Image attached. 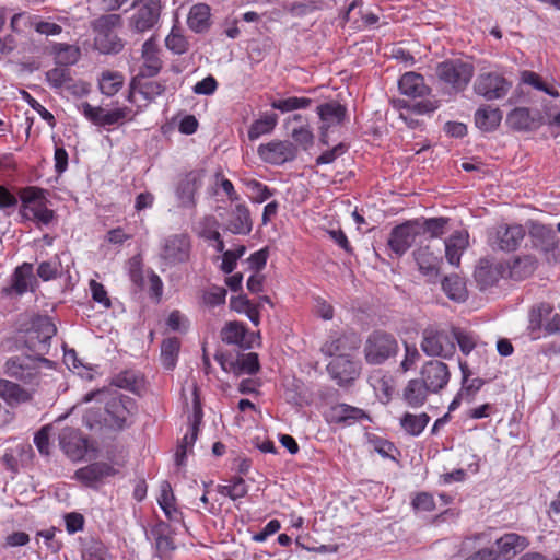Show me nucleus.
<instances>
[{
	"label": "nucleus",
	"instance_id": "f257e3e1",
	"mask_svg": "<svg viewBox=\"0 0 560 560\" xmlns=\"http://www.w3.org/2000/svg\"><path fill=\"white\" fill-rule=\"evenodd\" d=\"M92 400L104 402L105 407L103 411L100 408L85 411L83 422L91 430L107 428L121 431L129 425L128 418L137 411L133 398L106 387L92 390L83 397L84 402Z\"/></svg>",
	"mask_w": 560,
	"mask_h": 560
},
{
	"label": "nucleus",
	"instance_id": "f03ea898",
	"mask_svg": "<svg viewBox=\"0 0 560 560\" xmlns=\"http://www.w3.org/2000/svg\"><path fill=\"white\" fill-rule=\"evenodd\" d=\"M57 328L47 315H35L30 322L23 336L24 346L45 364H50L46 355L50 348V341L56 335Z\"/></svg>",
	"mask_w": 560,
	"mask_h": 560
},
{
	"label": "nucleus",
	"instance_id": "7ed1b4c3",
	"mask_svg": "<svg viewBox=\"0 0 560 560\" xmlns=\"http://www.w3.org/2000/svg\"><path fill=\"white\" fill-rule=\"evenodd\" d=\"M121 26V16L118 14L102 15L92 22L95 33L94 46L102 54H118L124 48L121 38L115 30Z\"/></svg>",
	"mask_w": 560,
	"mask_h": 560
},
{
	"label": "nucleus",
	"instance_id": "20e7f679",
	"mask_svg": "<svg viewBox=\"0 0 560 560\" xmlns=\"http://www.w3.org/2000/svg\"><path fill=\"white\" fill-rule=\"evenodd\" d=\"M399 351L396 337L385 330L372 331L364 343L363 352L366 363L381 365L388 359L394 358Z\"/></svg>",
	"mask_w": 560,
	"mask_h": 560
},
{
	"label": "nucleus",
	"instance_id": "39448f33",
	"mask_svg": "<svg viewBox=\"0 0 560 560\" xmlns=\"http://www.w3.org/2000/svg\"><path fill=\"white\" fill-rule=\"evenodd\" d=\"M421 350L429 357L452 358L456 345L452 337V329L445 330L436 326H429L422 331Z\"/></svg>",
	"mask_w": 560,
	"mask_h": 560
},
{
	"label": "nucleus",
	"instance_id": "423d86ee",
	"mask_svg": "<svg viewBox=\"0 0 560 560\" xmlns=\"http://www.w3.org/2000/svg\"><path fill=\"white\" fill-rule=\"evenodd\" d=\"M436 75L455 91H463L474 75V66L460 59L446 60L436 66Z\"/></svg>",
	"mask_w": 560,
	"mask_h": 560
},
{
	"label": "nucleus",
	"instance_id": "0eeeda50",
	"mask_svg": "<svg viewBox=\"0 0 560 560\" xmlns=\"http://www.w3.org/2000/svg\"><path fill=\"white\" fill-rule=\"evenodd\" d=\"M214 359L218 361L223 371L233 373L235 376L242 374L255 375L260 371L258 354L249 353H232L217 352Z\"/></svg>",
	"mask_w": 560,
	"mask_h": 560
},
{
	"label": "nucleus",
	"instance_id": "6e6552de",
	"mask_svg": "<svg viewBox=\"0 0 560 560\" xmlns=\"http://www.w3.org/2000/svg\"><path fill=\"white\" fill-rule=\"evenodd\" d=\"M512 83L497 72L480 73L475 83L474 91L487 101H494L504 97L510 91Z\"/></svg>",
	"mask_w": 560,
	"mask_h": 560
},
{
	"label": "nucleus",
	"instance_id": "1a4fd4ad",
	"mask_svg": "<svg viewBox=\"0 0 560 560\" xmlns=\"http://www.w3.org/2000/svg\"><path fill=\"white\" fill-rule=\"evenodd\" d=\"M160 0H142L137 4V9L130 18L129 26L137 33H144L152 30L161 16Z\"/></svg>",
	"mask_w": 560,
	"mask_h": 560
},
{
	"label": "nucleus",
	"instance_id": "9d476101",
	"mask_svg": "<svg viewBox=\"0 0 560 560\" xmlns=\"http://www.w3.org/2000/svg\"><path fill=\"white\" fill-rule=\"evenodd\" d=\"M258 154L266 163L282 165L296 158L298 148L288 140H273L258 147Z\"/></svg>",
	"mask_w": 560,
	"mask_h": 560
},
{
	"label": "nucleus",
	"instance_id": "9b49d317",
	"mask_svg": "<svg viewBox=\"0 0 560 560\" xmlns=\"http://www.w3.org/2000/svg\"><path fill=\"white\" fill-rule=\"evenodd\" d=\"M39 363L43 361L37 355L10 358L5 363V373L24 383H32L39 374Z\"/></svg>",
	"mask_w": 560,
	"mask_h": 560
},
{
	"label": "nucleus",
	"instance_id": "f8f14e48",
	"mask_svg": "<svg viewBox=\"0 0 560 560\" xmlns=\"http://www.w3.org/2000/svg\"><path fill=\"white\" fill-rule=\"evenodd\" d=\"M78 109L89 121L100 127L120 124L130 112L128 107L105 110L100 106L94 107L88 102H82L78 105Z\"/></svg>",
	"mask_w": 560,
	"mask_h": 560
},
{
	"label": "nucleus",
	"instance_id": "ddd939ff",
	"mask_svg": "<svg viewBox=\"0 0 560 560\" xmlns=\"http://www.w3.org/2000/svg\"><path fill=\"white\" fill-rule=\"evenodd\" d=\"M417 236H419L418 221H406L392 230L387 244L397 256H402L415 243Z\"/></svg>",
	"mask_w": 560,
	"mask_h": 560
},
{
	"label": "nucleus",
	"instance_id": "4468645a",
	"mask_svg": "<svg viewBox=\"0 0 560 560\" xmlns=\"http://www.w3.org/2000/svg\"><path fill=\"white\" fill-rule=\"evenodd\" d=\"M360 363L347 354H338L327 365V371L338 385L343 386L353 382L360 375Z\"/></svg>",
	"mask_w": 560,
	"mask_h": 560
},
{
	"label": "nucleus",
	"instance_id": "2eb2a0df",
	"mask_svg": "<svg viewBox=\"0 0 560 560\" xmlns=\"http://www.w3.org/2000/svg\"><path fill=\"white\" fill-rule=\"evenodd\" d=\"M203 175L202 170H194L178 180L175 194L180 207L194 208L196 206L195 195L202 185Z\"/></svg>",
	"mask_w": 560,
	"mask_h": 560
},
{
	"label": "nucleus",
	"instance_id": "dca6fc26",
	"mask_svg": "<svg viewBox=\"0 0 560 560\" xmlns=\"http://www.w3.org/2000/svg\"><path fill=\"white\" fill-rule=\"evenodd\" d=\"M506 271L508 268L503 262L485 257L479 259L474 277L479 289L486 290L497 284Z\"/></svg>",
	"mask_w": 560,
	"mask_h": 560
},
{
	"label": "nucleus",
	"instance_id": "f3484780",
	"mask_svg": "<svg viewBox=\"0 0 560 560\" xmlns=\"http://www.w3.org/2000/svg\"><path fill=\"white\" fill-rule=\"evenodd\" d=\"M59 445L71 460H81L88 452V439L79 429L66 427L59 433Z\"/></svg>",
	"mask_w": 560,
	"mask_h": 560
},
{
	"label": "nucleus",
	"instance_id": "a211bd4d",
	"mask_svg": "<svg viewBox=\"0 0 560 560\" xmlns=\"http://www.w3.org/2000/svg\"><path fill=\"white\" fill-rule=\"evenodd\" d=\"M189 252V237L185 234H175L165 240L161 252V258L166 265L174 266L188 260Z\"/></svg>",
	"mask_w": 560,
	"mask_h": 560
},
{
	"label": "nucleus",
	"instance_id": "6ab92c4d",
	"mask_svg": "<svg viewBox=\"0 0 560 560\" xmlns=\"http://www.w3.org/2000/svg\"><path fill=\"white\" fill-rule=\"evenodd\" d=\"M420 381L428 387L431 393H439L450 381L448 366L438 360L427 362L421 369Z\"/></svg>",
	"mask_w": 560,
	"mask_h": 560
},
{
	"label": "nucleus",
	"instance_id": "aec40b11",
	"mask_svg": "<svg viewBox=\"0 0 560 560\" xmlns=\"http://www.w3.org/2000/svg\"><path fill=\"white\" fill-rule=\"evenodd\" d=\"M506 124L516 131H529L546 124L545 116L539 110L532 112L527 107H516L506 116Z\"/></svg>",
	"mask_w": 560,
	"mask_h": 560
},
{
	"label": "nucleus",
	"instance_id": "412c9836",
	"mask_svg": "<svg viewBox=\"0 0 560 560\" xmlns=\"http://www.w3.org/2000/svg\"><path fill=\"white\" fill-rule=\"evenodd\" d=\"M195 399H194V415L192 420L190 423V431L186 433L177 446L176 453H175V462L177 466H183L185 464V458L188 453V450H190L196 442L198 438L199 432V425L202 420V409L199 401V398L197 396V389L195 388Z\"/></svg>",
	"mask_w": 560,
	"mask_h": 560
},
{
	"label": "nucleus",
	"instance_id": "4be33fe9",
	"mask_svg": "<svg viewBox=\"0 0 560 560\" xmlns=\"http://www.w3.org/2000/svg\"><path fill=\"white\" fill-rule=\"evenodd\" d=\"M524 236L525 230L521 224H501L497 228L491 244L501 250L513 252L518 248Z\"/></svg>",
	"mask_w": 560,
	"mask_h": 560
},
{
	"label": "nucleus",
	"instance_id": "5701e85b",
	"mask_svg": "<svg viewBox=\"0 0 560 560\" xmlns=\"http://www.w3.org/2000/svg\"><path fill=\"white\" fill-rule=\"evenodd\" d=\"M259 337V332L247 335L245 325L240 322H229L221 329V339L223 342L236 345L243 350L250 349L253 347V340Z\"/></svg>",
	"mask_w": 560,
	"mask_h": 560
},
{
	"label": "nucleus",
	"instance_id": "b1692460",
	"mask_svg": "<svg viewBox=\"0 0 560 560\" xmlns=\"http://www.w3.org/2000/svg\"><path fill=\"white\" fill-rule=\"evenodd\" d=\"M327 419L331 423L351 425L357 421L368 420L371 421V417L358 407L350 406L348 404H337L329 409Z\"/></svg>",
	"mask_w": 560,
	"mask_h": 560
},
{
	"label": "nucleus",
	"instance_id": "393cba45",
	"mask_svg": "<svg viewBox=\"0 0 560 560\" xmlns=\"http://www.w3.org/2000/svg\"><path fill=\"white\" fill-rule=\"evenodd\" d=\"M116 469L105 463L95 462L75 471V478L84 483L86 487H95L96 483L103 481L104 478L114 476Z\"/></svg>",
	"mask_w": 560,
	"mask_h": 560
},
{
	"label": "nucleus",
	"instance_id": "a878e982",
	"mask_svg": "<svg viewBox=\"0 0 560 560\" xmlns=\"http://www.w3.org/2000/svg\"><path fill=\"white\" fill-rule=\"evenodd\" d=\"M225 228L233 234H249L253 229V221L248 207L244 203H237L231 210Z\"/></svg>",
	"mask_w": 560,
	"mask_h": 560
},
{
	"label": "nucleus",
	"instance_id": "bb28decb",
	"mask_svg": "<svg viewBox=\"0 0 560 560\" xmlns=\"http://www.w3.org/2000/svg\"><path fill=\"white\" fill-rule=\"evenodd\" d=\"M419 270L429 278V281L435 282L440 275V265L442 259L430 252L429 246H420L413 253Z\"/></svg>",
	"mask_w": 560,
	"mask_h": 560
},
{
	"label": "nucleus",
	"instance_id": "cd10ccee",
	"mask_svg": "<svg viewBox=\"0 0 560 560\" xmlns=\"http://www.w3.org/2000/svg\"><path fill=\"white\" fill-rule=\"evenodd\" d=\"M316 110L323 122L320 129L325 130L342 124L347 116V107L336 101L320 104L317 106Z\"/></svg>",
	"mask_w": 560,
	"mask_h": 560
},
{
	"label": "nucleus",
	"instance_id": "c85d7f7f",
	"mask_svg": "<svg viewBox=\"0 0 560 560\" xmlns=\"http://www.w3.org/2000/svg\"><path fill=\"white\" fill-rule=\"evenodd\" d=\"M528 539L515 533H509L495 540L498 553L510 560L528 546Z\"/></svg>",
	"mask_w": 560,
	"mask_h": 560
},
{
	"label": "nucleus",
	"instance_id": "c756f323",
	"mask_svg": "<svg viewBox=\"0 0 560 560\" xmlns=\"http://www.w3.org/2000/svg\"><path fill=\"white\" fill-rule=\"evenodd\" d=\"M401 94L410 97H422L430 92V88L425 85L424 78L416 72H406L398 82Z\"/></svg>",
	"mask_w": 560,
	"mask_h": 560
},
{
	"label": "nucleus",
	"instance_id": "7c9ffc66",
	"mask_svg": "<svg viewBox=\"0 0 560 560\" xmlns=\"http://www.w3.org/2000/svg\"><path fill=\"white\" fill-rule=\"evenodd\" d=\"M468 237L467 232L456 231L445 240V257L451 265L459 266L462 254L469 244Z\"/></svg>",
	"mask_w": 560,
	"mask_h": 560
},
{
	"label": "nucleus",
	"instance_id": "2f4dec72",
	"mask_svg": "<svg viewBox=\"0 0 560 560\" xmlns=\"http://www.w3.org/2000/svg\"><path fill=\"white\" fill-rule=\"evenodd\" d=\"M429 393L431 392L420 378H413L404 388L402 397L409 407L419 408L425 404Z\"/></svg>",
	"mask_w": 560,
	"mask_h": 560
},
{
	"label": "nucleus",
	"instance_id": "473e14b6",
	"mask_svg": "<svg viewBox=\"0 0 560 560\" xmlns=\"http://www.w3.org/2000/svg\"><path fill=\"white\" fill-rule=\"evenodd\" d=\"M210 7L206 3H197L190 8L187 24L195 33H205L210 28Z\"/></svg>",
	"mask_w": 560,
	"mask_h": 560
},
{
	"label": "nucleus",
	"instance_id": "72a5a7b5",
	"mask_svg": "<svg viewBox=\"0 0 560 560\" xmlns=\"http://www.w3.org/2000/svg\"><path fill=\"white\" fill-rule=\"evenodd\" d=\"M110 384L136 395H140L144 388V378L139 372L125 370L115 375Z\"/></svg>",
	"mask_w": 560,
	"mask_h": 560
},
{
	"label": "nucleus",
	"instance_id": "f704fd0d",
	"mask_svg": "<svg viewBox=\"0 0 560 560\" xmlns=\"http://www.w3.org/2000/svg\"><path fill=\"white\" fill-rule=\"evenodd\" d=\"M502 119V114L499 108L491 106H481L475 113V124L482 131L494 130Z\"/></svg>",
	"mask_w": 560,
	"mask_h": 560
},
{
	"label": "nucleus",
	"instance_id": "c9c22d12",
	"mask_svg": "<svg viewBox=\"0 0 560 560\" xmlns=\"http://www.w3.org/2000/svg\"><path fill=\"white\" fill-rule=\"evenodd\" d=\"M537 259L532 255L516 257L511 266H506L511 278L523 280L532 276L537 269Z\"/></svg>",
	"mask_w": 560,
	"mask_h": 560
},
{
	"label": "nucleus",
	"instance_id": "e433bc0d",
	"mask_svg": "<svg viewBox=\"0 0 560 560\" xmlns=\"http://www.w3.org/2000/svg\"><path fill=\"white\" fill-rule=\"evenodd\" d=\"M530 235L539 242L536 245L540 246L544 252H551L558 246L559 238L550 226L534 224L530 230Z\"/></svg>",
	"mask_w": 560,
	"mask_h": 560
},
{
	"label": "nucleus",
	"instance_id": "4c0bfd02",
	"mask_svg": "<svg viewBox=\"0 0 560 560\" xmlns=\"http://www.w3.org/2000/svg\"><path fill=\"white\" fill-rule=\"evenodd\" d=\"M165 85L159 81H143L140 78H133L130 82L131 93H140L144 100L153 101L165 92Z\"/></svg>",
	"mask_w": 560,
	"mask_h": 560
},
{
	"label": "nucleus",
	"instance_id": "58836bf2",
	"mask_svg": "<svg viewBox=\"0 0 560 560\" xmlns=\"http://www.w3.org/2000/svg\"><path fill=\"white\" fill-rule=\"evenodd\" d=\"M180 341L177 337H170L161 345V363L165 370L172 371L176 366Z\"/></svg>",
	"mask_w": 560,
	"mask_h": 560
},
{
	"label": "nucleus",
	"instance_id": "ea45409f",
	"mask_svg": "<svg viewBox=\"0 0 560 560\" xmlns=\"http://www.w3.org/2000/svg\"><path fill=\"white\" fill-rule=\"evenodd\" d=\"M429 421L430 416L425 412H422L420 415L406 412L400 418V425L409 435L418 436L423 432Z\"/></svg>",
	"mask_w": 560,
	"mask_h": 560
},
{
	"label": "nucleus",
	"instance_id": "a19ab883",
	"mask_svg": "<svg viewBox=\"0 0 560 560\" xmlns=\"http://www.w3.org/2000/svg\"><path fill=\"white\" fill-rule=\"evenodd\" d=\"M442 289L453 301L464 302L467 298L465 282L457 275L447 276L442 280Z\"/></svg>",
	"mask_w": 560,
	"mask_h": 560
},
{
	"label": "nucleus",
	"instance_id": "79ce46f5",
	"mask_svg": "<svg viewBox=\"0 0 560 560\" xmlns=\"http://www.w3.org/2000/svg\"><path fill=\"white\" fill-rule=\"evenodd\" d=\"M81 556L83 560H109L106 546L92 537L83 540Z\"/></svg>",
	"mask_w": 560,
	"mask_h": 560
},
{
	"label": "nucleus",
	"instance_id": "37998d69",
	"mask_svg": "<svg viewBox=\"0 0 560 560\" xmlns=\"http://www.w3.org/2000/svg\"><path fill=\"white\" fill-rule=\"evenodd\" d=\"M33 278V265L24 262L13 273L11 290L21 295L28 290L30 281Z\"/></svg>",
	"mask_w": 560,
	"mask_h": 560
},
{
	"label": "nucleus",
	"instance_id": "c03bdc74",
	"mask_svg": "<svg viewBox=\"0 0 560 560\" xmlns=\"http://www.w3.org/2000/svg\"><path fill=\"white\" fill-rule=\"evenodd\" d=\"M0 396L8 402H25L30 400V394L20 385L8 380L0 378Z\"/></svg>",
	"mask_w": 560,
	"mask_h": 560
},
{
	"label": "nucleus",
	"instance_id": "a18cd8bd",
	"mask_svg": "<svg viewBox=\"0 0 560 560\" xmlns=\"http://www.w3.org/2000/svg\"><path fill=\"white\" fill-rule=\"evenodd\" d=\"M416 221H418L419 235L429 234L431 238L443 235L448 223V219L443 217L424 220L417 219Z\"/></svg>",
	"mask_w": 560,
	"mask_h": 560
},
{
	"label": "nucleus",
	"instance_id": "49530a36",
	"mask_svg": "<svg viewBox=\"0 0 560 560\" xmlns=\"http://www.w3.org/2000/svg\"><path fill=\"white\" fill-rule=\"evenodd\" d=\"M168 526L165 523H161L152 528L151 533L155 537V546L160 556H165L175 549L172 537L167 534Z\"/></svg>",
	"mask_w": 560,
	"mask_h": 560
},
{
	"label": "nucleus",
	"instance_id": "de8ad7c7",
	"mask_svg": "<svg viewBox=\"0 0 560 560\" xmlns=\"http://www.w3.org/2000/svg\"><path fill=\"white\" fill-rule=\"evenodd\" d=\"M278 121V116L276 114L266 115L257 120H255L248 130V138L250 140H256L260 136L271 132Z\"/></svg>",
	"mask_w": 560,
	"mask_h": 560
},
{
	"label": "nucleus",
	"instance_id": "09e8293b",
	"mask_svg": "<svg viewBox=\"0 0 560 560\" xmlns=\"http://www.w3.org/2000/svg\"><path fill=\"white\" fill-rule=\"evenodd\" d=\"M230 485H219V493L229 497L232 500L244 498L247 493V486L242 477H233Z\"/></svg>",
	"mask_w": 560,
	"mask_h": 560
},
{
	"label": "nucleus",
	"instance_id": "8fccbe9b",
	"mask_svg": "<svg viewBox=\"0 0 560 560\" xmlns=\"http://www.w3.org/2000/svg\"><path fill=\"white\" fill-rule=\"evenodd\" d=\"M313 103L308 97L291 96L284 100H276L271 103V107L282 113L292 112L300 108H306Z\"/></svg>",
	"mask_w": 560,
	"mask_h": 560
},
{
	"label": "nucleus",
	"instance_id": "3c124183",
	"mask_svg": "<svg viewBox=\"0 0 560 560\" xmlns=\"http://www.w3.org/2000/svg\"><path fill=\"white\" fill-rule=\"evenodd\" d=\"M46 80L55 89L66 88L72 82L71 71L67 66L56 67L46 72Z\"/></svg>",
	"mask_w": 560,
	"mask_h": 560
},
{
	"label": "nucleus",
	"instance_id": "603ef678",
	"mask_svg": "<svg viewBox=\"0 0 560 560\" xmlns=\"http://www.w3.org/2000/svg\"><path fill=\"white\" fill-rule=\"evenodd\" d=\"M522 81H523V83L532 85L536 90L542 91L552 97L559 96L558 90L553 85H550V84H547L546 82H544L541 77L539 74H537L536 72L528 71V70L523 71L522 72Z\"/></svg>",
	"mask_w": 560,
	"mask_h": 560
},
{
	"label": "nucleus",
	"instance_id": "864d4df0",
	"mask_svg": "<svg viewBox=\"0 0 560 560\" xmlns=\"http://www.w3.org/2000/svg\"><path fill=\"white\" fill-rule=\"evenodd\" d=\"M552 312V306L549 303H539L532 307L529 312V326L532 331L538 330L542 327V322Z\"/></svg>",
	"mask_w": 560,
	"mask_h": 560
},
{
	"label": "nucleus",
	"instance_id": "5fc2aeb1",
	"mask_svg": "<svg viewBox=\"0 0 560 560\" xmlns=\"http://www.w3.org/2000/svg\"><path fill=\"white\" fill-rule=\"evenodd\" d=\"M122 75L114 72L103 73L100 81V90L103 94L112 96L116 94L122 86Z\"/></svg>",
	"mask_w": 560,
	"mask_h": 560
},
{
	"label": "nucleus",
	"instance_id": "6e6d98bb",
	"mask_svg": "<svg viewBox=\"0 0 560 560\" xmlns=\"http://www.w3.org/2000/svg\"><path fill=\"white\" fill-rule=\"evenodd\" d=\"M452 337L454 338V342L456 341L458 343L460 351L466 355L476 347L474 335L460 328L452 327Z\"/></svg>",
	"mask_w": 560,
	"mask_h": 560
},
{
	"label": "nucleus",
	"instance_id": "4d7b16f0",
	"mask_svg": "<svg viewBox=\"0 0 560 560\" xmlns=\"http://www.w3.org/2000/svg\"><path fill=\"white\" fill-rule=\"evenodd\" d=\"M165 46L172 52L176 55H182L188 49V42L186 38L178 32V30L174 26L165 38Z\"/></svg>",
	"mask_w": 560,
	"mask_h": 560
},
{
	"label": "nucleus",
	"instance_id": "13d9d810",
	"mask_svg": "<svg viewBox=\"0 0 560 560\" xmlns=\"http://www.w3.org/2000/svg\"><path fill=\"white\" fill-rule=\"evenodd\" d=\"M129 278L136 290H142L144 285V277L142 271L141 261L138 257H132L129 260Z\"/></svg>",
	"mask_w": 560,
	"mask_h": 560
},
{
	"label": "nucleus",
	"instance_id": "bf43d9fd",
	"mask_svg": "<svg viewBox=\"0 0 560 560\" xmlns=\"http://www.w3.org/2000/svg\"><path fill=\"white\" fill-rule=\"evenodd\" d=\"M485 381L480 377H476L467 382H462V388L459 390L460 396H464V400L471 402Z\"/></svg>",
	"mask_w": 560,
	"mask_h": 560
},
{
	"label": "nucleus",
	"instance_id": "052dcab7",
	"mask_svg": "<svg viewBox=\"0 0 560 560\" xmlns=\"http://www.w3.org/2000/svg\"><path fill=\"white\" fill-rule=\"evenodd\" d=\"M348 150V147L345 143H339L335 145L331 150H327L323 152L319 156L316 158L315 164L316 165H323V164H330L335 162V160L346 153Z\"/></svg>",
	"mask_w": 560,
	"mask_h": 560
},
{
	"label": "nucleus",
	"instance_id": "680f3d73",
	"mask_svg": "<svg viewBox=\"0 0 560 560\" xmlns=\"http://www.w3.org/2000/svg\"><path fill=\"white\" fill-rule=\"evenodd\" d=\"M247 187L254 194V197H253L254 201L258 202V203L266 201L268 198H270L273 195L272 191L268 188V186H266L262 183L255 180V179L249 180L247 183Z\"/></svg>",
	"mask_w": 560,
	"mask_h": 560
},
{
	"label": "nucleus",
	"instance_id": "e2e57ef3",
	"mask_svg": "<svg viewBox=\"0 0 560 560\" xmlns=\"http://www.w3.org/2000/svg\"><path fill=\"white\" fill-rule=\"evenodd\" d=\"M90 288L92 298L95 302L102 304L104 307L109 308L112 306L110 299L107 295V291L104 285L95 280H91Z\"/></svg>",
	"mask_w": 560,
	"mask_h": 560
},
{
	"label": "nucleus",
	"instance_id": "0e129e2a",
	"mask_svg": "<svg viewBox=\"0 0 560 560\" xmlns=\"http://www.w3.org/2000/svg\"><path fill=\"white\" fill-rule=\"evenodd\" d=\"M159 49L155 36L147 39L142 46V58L144 62H162L158 56Z\"/></svg>",
	"mask_w": 560,
	"mask_h": 560
},
{
	"label": "nucleus",
	"instance_id": "69168bd1",
	"mask_svg": "<svg viewBox=\"0 0 560 560\" xmlns=\"http://www.w3.org/2000/svg\"><path fill=\"white\" fill-rule=\"evenodd\" d=\"M415 510L431 512L435 509L433 497L428 492L418 493L412 500Z\"/></svg>",
	"mask_w": 560,
	"mask_h": 560
},
{
	"label": "nucleus",
	"instance_id": "338daca9",
	"mask_svg": "<svg viewBox=\"0 0 560 560\" xmlns=\"http://www.w3.org/2000/svg\"><path fill=\"white\" fill-rule=\"evenodd\" d=\"M49 429L50 425H45L34 436V443L43 455H49Z\"/></svg>",
	"mask_w": 560,
	"mask_h": 560
},
{
	"label": "nucleus",
	"instance_id": "774afa93",
	"mask_svg": "<svg viewBox=\"0 0 560 560\" xmlns=\"http://www.w3.org/2000/svg\"><path fill=\"white\" fill-rule=\"evenodd\" d=\"M546 124L560 130V101L552 106L544 105V114Z\"/></svg>",
	"mask_w": 560,
	"mask_h": 560
}]
</instances>
